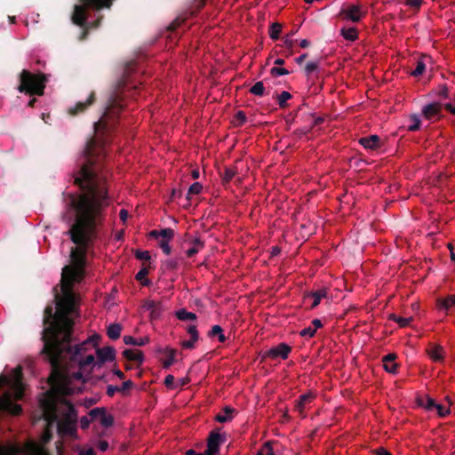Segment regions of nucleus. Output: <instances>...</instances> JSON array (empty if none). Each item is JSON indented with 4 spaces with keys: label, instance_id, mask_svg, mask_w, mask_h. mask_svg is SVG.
<instances>
[{
    "label": "nucleus",
    "instance_id": "nucleus-7",
    "mask_svg": "<svg viewBox=\"0 0 455 455\" xmlns=\"http://www.w3.org/2000/svg\"><path fill=\"white\" fill-rule=\"evenodd\" d=\"M97 361L94 360L93 363L89 367L90 372L95 367H101L106 362H112L116 359V350L113 347L108 346L104 347L96 348Z\"/></svg>",
    "mask_w": 455,
    "mask_h": 455
},
{
    "label": "nucleus",
    "instance_id": "nucleus-34",
    "mask_svg": "<svg viewBox=\"0 0 455 455\" xmlns=\"http://www.w3.org/2000/svg\"><path fill=\"white\" fill-rule=\"evenodd\" d=\"M389 319L397 323L400 327H406L411 323V322L412 321L413 318L412 317H401V316H397L395 314H391L389 315Z\"/></svg>",
    "mask_w": 455,
    "mask_h": 455
},
{
    "label": "nucleus",
    "instance_id": "nucleus-15",
    "mask_svg": "<svg viewBox=\"0 0 455 455\" xmlns=\"http://www.w3.org/2000/svg\"><path fill=\"white\" fill-rule=\"evenodd\" d=\"M396 355L395 353H389L383 356V367L385 371L391 374H396L399 364L395 362Z\"/></svg>",
    "mask_w": 455,
    "mask_h": 455
},
{
    "label": "nucleus",
    "instance_id": "nucleus-5",
    "mask_svg": "<svg viewBox=\"0 0 455 455\" xmlns=\"http://www.w3.org/2000/svg\"><path fill=\"white\" fill-rule=\"evenodd\" d=\"M20 84L17 90L20 92L29 96H42L44 93L48 77L45 74H34L27 69H23L19 76Z\"/></svg>",
    "mask_w": 455,
    "mask_h": 455
},
{
    "label": "nucleus",
    "instance_id": "nucleus-27",
    "mask_svg": "<svg viewBox=\"0 0 455 455\" xmlns=\"http://www.w3.org/2000/svg\"><path fill=\"white\" fill-rule=\"evenodd\" d=\"M340 34L347 41L354 42L358 38V31L354 27L341 28Z\"/></svg>",
    "mask_w": 455,
    "mask_h": 455
},
{
    "label": "nucleus",
    "instance_id": "nucleus-61",
    "mask_svg": "<svg viewBox=\"0 0 455 455\" xmlns=\"http://www.w3.org/2000/svg\"><path fill=\"white\" fill-rule=\"evenodd\" d=\"M91 423V419H89L86 416L82 417L80 419V426L82 429H86Z\"/></svg>",
    "mask_w": 455,
    "mask_h": 455
},
{
    "label": "nucleus",
    "instance_id": "nucleus-64",
    "mask_svg": "<svg viewBox=\"0 0 455 455\" xmlns=\"http://www.w3.org/2000/svg\"><path fill=\"white\" fill-rule=\"evenodd\" d=\"M378 455H392L387 450L384 448H379L376 451Z\"/></svg>",
    "mask_w": 455,
    "mask_h": 455
},
{
    "label": "nucleus",
    "instance_id": "nucleus-26",
    "mask_svg": "<svg viewBox=\"0 0 455 455\" xmlns=\"http://www.w3.org/2000/svg\"><path fill=\"white\" fill-rule=\"evenodd\" d=\"M236 173V167H225L223 172H220L223 184L229 183Z\"/></svg>",
    "mask_w": 455,
    "mask_h": 455
},
{
    "label": "nucleus",
    "instance_id": "nucleus-53",
    "mask_svg": "<svg viewBox=\"0 0 455 455\" xmlns=\"http://www.w3.org/2000/svg\"><path fill=\"white\" fill-rule=\"evenodd\" d=\"M411 120L413 124L409 126L408 130L411 132L418 131L420 128V120L416 116H413Z\"/></svg>",
    "mask_w": 455,
    "mask_h": 455
},
{
    "label": "nucleus",
    "instance_id": "nucleus-13",
    "mask_svg": "<svg viewBox=\"0 0 455 455\" xmlns=\"http://www.w3.org/2000/svg\"><path fill=\"white\" fill-rule=\"evenodd\" d=\"M442 104L439 102H433L423 107L422 114L427 120L434 118L439 119L441 117Z\"/></svg>",
    "mask_w": 455,
    "mask_h": 455
},
{
    "label": "nucleus",
    "instance_id": "nucleus-16",
    "mask_svg": "<svg viewBox=\"0 0 455 455\" xmlns=\"http://www.w3.org/2000/svg\"><path fill=\"white\" fill-rule=\"evenodd\" d=\"M314 398L315 395L311 392L301 395L295 402V411L304 418V410L307 404H309L313 402Z\"/></svg>",
    "mask_w": 455,
    "mask_h": 455
},
{
    "label": "nucleus",
    "instance_id": "nucleus-9",
    "mask_svg": "<svg viewBox=\"0 0 455 455\" xmlns=\"http://www.w3.org/2000/svg\"><path fill=\"white\" fill-rule=\"evenodd\" d=\"M291 352V347L286 343H279L277 346L271 347L262 354V359H277L285 360Z\"/></svg>",
    "mask_w": 455,
    "mask_h": 455
},
{
    "label": "nucleus",
    "instance_id": "nucleus-38",
    "mask_svg": "<svg viewBox=\"0 0 455 455\" xmlns=\"http://www.w3.org/2000/svg\"><path fill=\"white\" fill-rule=\"evenodd\" d=\"M100 424L105 427H109L114 423V418L110 414H107L105 410L103 411L100 419Z\"/></svg>",
    "mask_w": 455,
    "mask_h": 455
},
{
    "label": "nucleus",
    "instance_id": "nucleus-21",
    "mask_svg": "<svg viewBox=\"0 0 455 455\" xmlns=\"http://www.w3.org/2000/svg\"><path fill=\"white\" fill-rule=\"evenodd\" d=\"M235 412V410L234 408L226 406L219 414L216 415L215 419L220 423L228 422L232 419Z\"/></svg>",
    "mask_w": 455,
    "mask_h": 455
},
{
    "label": "nucleus",
    "instance_id": "nucleus-11",
    "mask_svg": "<svg viewBox=\"0 0 455 455\" xmlns=\"http://www.w3.org/2000/svg\"><path fill=\"white\" fill-rule=\"evenodd\" d=\"M225 442V436L216 431H212L207 439V449L204 455H217L220 446Z\"/></svg>",
    "mask_w": 455,
    "mask_h": 455
},
{
    "label": "nucleus",
    "instance_id": "nucleus-22",
    "mask_svg": "<svg viewBox=\"0 0 455 455\" xmlns=\"http://www.w3.org/2000/svg\"><path fill=\"white\" fill-rule=\"evenodd\" d=\"M417 403H418L419 406L424 408L427 411H435V407L437 403L434 398H432L428 395H426L423 397H419L417 399Z\"/></svg>",
    "mask_w": 455,
    "mask_h": 455
},
{
    "label": "nucleus",
    "instance_id": "nucleus-3",
    "mask_svg": "<svg viewBox=\"0 0 455 455\" xmlns=\"http://www.w3.org/2000/svg\"><path fill=\"white\" fill-rule=\"evenodd\" d=\"M60 408L55 397L50 395L40 400L39 405L44 419L48 423L67 422L68 425L77 423V413L74 405L65 398L60 399Z\"/></svg>",
    "mask_w": 455,
    "mask_h": 455
},
{
    "label": "nucleus",
    "instance_id": "nucleus-12",
    "mask_svg": "<svg viewBox=\"0 0 455 455\" xmlns=\"http://www.w3.org/2000/svg\"><path fill=\"white\" fill-rule=\"evenodd\" d=\"M95 92H92L85 101H79L74 107L69 108L68 114L70 116H76L84 113L87 108L95 102Z\"/></svg>",
    "mask_w": 455,
    "mask_h": 455
},
{
    "label": "nucleus",
    "instance_id": "nucleus-17",
    "mask_svg": "<svg viewBox=\"0 0 455 455\" xmlns=\"http://www.w3.org/2000/svg\"><path fill=\"white\" fill-rule=\"evenodd\" d=\"M427 353L435 362H442L444 358L443 347L438 344H430L427 348Z\"/></svg>",
    "mask_w": 455,
    "mask_h": 455
},
{
    "label": "nucleus",
    "instance_id": "nucleus-10",
    "mask_svg": "<svg viewBox=\"0 0 455 455\" xmlns=\"http://www.w3.org/2000/svg\"><path fill=\"white\" fill-rule=\"evenodd\" d=\"M339 16L346 20H350L352 22H359L363 16V12L361 11V6L358 4H348L343 8L339 12Z\"/></svg>",
    "mask_w": 455,
    "mask_h": 455
},
{
    "label": "nucleus",
    "instance_id": "nucleus-37",
    "mask_svg": "<svg viewBox=\"0 0 455 455\" xmlns=\"http://www.w3.org/2000/svg\"><path fill=\"white\" fill-rule=\"evenodd\" d=\"M250 92L256 96H263L265 93V87L263 82L259 81L255 83L250 89Z\"/></svg>",
    "mask_w": 455,
    "mask_h": 455
},
{
    "label": "nucleus",
    "instance_id": "nucleus-50",
    "mask_svg": "<svg viewBox=\"0 0 455 455\" xmlns=\"http://www.w3.org/2000/svg\"><path fill=\"white\" fill-rule=\"evenodd\" d=\"M190 338H193L194 340H198L199 333L196 330V326L195 324H190L187 329Z\"/></svg>",
    "mask_w": 455,
    "mask_h": 455
},
{
    "label": "nucleus",
    "instance_id": "nucleus-56",
    "mask_svg": "<svg viewBox=\"0 0 455 455\" xmlns=\"http://www.w3.org/2000/svg\"><path fill=\"white\" fill-rule=\"evenodd\" d=\"M134 386L132 380H126L123 382L122 386L119 387V392L124 393L126 390L132 388Z\"/></svg>",
    "mask_w": 455,
    "mask_h": 455
},
{
    "label": "nucleus",
    "instance_id": "nucleus-59",
    "mask_svg": "<svg viewBox=\"0 0 455 455\" xmlns=\"http://www.w3.org/2000/svg\"><path fill=\"white\" fill-rule=\"evenodd\" d=\"M116 392H119V387L108 385L107 387V395L110 397L114 396Z\"/></svg>",
    "mask_w": 455,
    "mask_h": 455
},
{
    "label": "nucleus",
    "instance_id": "nucleus-49",
    "mask_svg": "<svg viewBox=\"0 0 455 455\" xmlns=\"http://www.w3.org/2000/svg\"><path fill=\"white\" fill-rule=\"evenodd\" d=\"M185 21V19L183 18H176L169 26L168 29L172 32L175 31L183 22Z\"/></svg>",
    "mask_w": 455,
    "mask_h": 455
},
{
    "label": "nucleus",
    "instance_id": "nucleus-60",
    "mask_svg": "<svg viewBox=\"0 0 455 455\" xmlns=\"http://www.w3.org/2000/svg\"><path fill=\"white\" fill-rule=\"evenodd\" d=\"M422 4V0H406V4L412 8H419Z\"/></svg>",
    "mask_w": 455,
    "mask_h": 455
},
{
    "label": "nucleus",
    "instance_id": "nucleus-33",
    "mask_svg": "<svg viewBox=\"0 0 455 455\" xmlns=\"http://www.w3.org/2000/svg\"><path fill=\"white\" fill-rule=\"evenodd\" d=\"M148 275V267L141 268L137 274H136V280L140 282V283L143 286H148L150 283V281L147 278V275Z\"/></svg>",
    "mask_w": 455,
    "mask_h": 455
},
{
    "label": "nucleus",
    "instance_id": "nucleus-46",
    "mask_svg": "<svg viewBox=\"0 0 455 455\" xmlns=\"http://www.w3.org/2000/svg\"><path fill=\"white\" fill-rule=\"evenodd\" d=\"M135 257H136V259H138L140 260H145V261H148L151 259V256H150V253L148 251L138 250L135 252Z\"/></svg>",
    "mask_w": 455,
    "mask_h": 455
},
{
    "label": "nucleus",
    "instance_id": "nucleus-63",
    "mask_svg": "<svg viewBox=\"0 0 455 455\" xmlns=\"http://www.w3.org/2000/svg\"><path fill=\"white\" fill-rule=\"evenodd\" d=\"M166 267L170 269H175L177 267V261L174 259H169L166 261Z\"/></svg>",
    "mask_w": 455,
    "mask_h": 455
},
{
    "label": "nucleus",
    "instance_id": "nucleus-25",
    "mask_svg": "<svg viewBox=\"0 0 455 455\" xmlns=\"http://www.w3.org/2000/svg\"><path fill=\"white\" fill-rule=\"evenodd\" d=\"M149 235L151 237H154V238H166V239H172L174 237V231L173 229L172 228H164V229H161L160 231L158 230H152L150 233H149Z\"/></svg>",
    "mask_w": 455,
    "mask_h": 455
},
{
    "label": "nucleus",
    "instance_id": "nucleus-45",
    "mask_svg": "<svg viewBox=\"0 0 455 455\" xmlns=\"http://www.w3.org/2000/svg\"><path fill=\"white\" fill-rule=\"evenodd\" d=\"M318 68V63L315 61H309L306 64L304 68L305 74L307 76H309L314 71H315Z\"/></svg>",
    "mask_w": 455,
    "mask_h": 455
},
{
    "label": "nucleus",
    "instance_id": "nucleus-39",
    "mask_svg": "<svg viewBox=\"0 0 455 455\" xmlns=\"http://www.w3.org/2000/svg\"><path fill=\"white\" fill-rule=\"evenodd\" d=\"M291 98V94L286 91L277 95V101L280 108H283L287 106L286 101Z\"/></svg>",
    "mask_w": 455,
    "mask_h": 455
},
{
    "label": "nucleus",
    "instance_id": "nucleus-62",
    "mask_svg": "<svg viewBox=\"0 0 455 455\" xmlns=\"http://www.w3.org/2000/svg\"><path fill=\"white\" fill-rule=\"evenodd\" d=\"M98 447L101 451H105L108 448V443L104 440L100 441Z\"/></svg>",
    "mask_w": 455,
    "mask_h": 455
},
{
    "label": "nucleus",
    "instance_id": "nucleus-40",
    "mask_svg": "<svg viewBox=\"0 0 455 455\" xmlns=\"http://www.w3.org/2000/svg\"><path fill=\"white\" fill-rule=\"evenodd\" d=\"M425 69H426L425 63L422 60H419L417 62L416 68L413 71L411 72V75L412 76L417 77V76L422 75L424 73Z\"/></svg>",
    "mask_w": 455,
    "mask_h": 455
},
{
    "label": "nucleus",
    "instance_id": "nucleus-41",
    "mask_svg": "<svg viewBox=\"0 0 455 455\" xmlns=\"http://www.w3.org/2000/svg\"><path fill=\"white\" fill-rule=\"evenodd\" d=\"M172 239H166V238H162L160 241H159V246L160 248L162 249V251L166 254V255H169L172 251V249L169 245V242L171 241Z\"/></svg>",
    "mask_w": 455,
    "mask_h": 455
},
{
    "label": "nucleus",
    "instance_id": "nucleus-2",
    "mask_svg": "<svg viewBox=\"0 0 455 455\" xmlns=\"http://www.w3.org/2000/svg\"><path fill=\"white\" fill-rule=\"evenodd\" d=\"M78 305L56 303L54 313L52 306H47L44 312V328L41 338L44 346L41 353L51 364L50 383L56 393L63 396L75 393L68 384L70 379L83 383L90 379L88 369L94 362V355H85V353L89 347H97L100 339L99 334H94L80 344L71 345L74 317L78 315Z\"/></svg>",
    "mask_w": 455,
    "mask_h": 455
},
{
    "label": "nucleus",
    "instance_id": "nucleus-32",
    "mask_svg": "<svg viewBox=\"0 0 455 455\" xmlns=\"http://www.w3.org/2000/svg\"><path fill=\"white\" fill-rule=\"evenodd\" d=\"M149 341L148 338H140V339H137L132 336H124V342L126 345H132V346H144Z\"/></svg>",
    "mask_w": 455,
    "mask_h": 455
},
{
    "label": "nucleus",
    "instance_id": "nucleus-52",
    "mask_svg": "<svg viewBox=\"0 0 455 455\" xmlns=\"http://www.w3.org/2000/svg\"><path fill=\"white\" fill-rule=\"evenodd\" d=\"M274 442L272 441H267L264 443L263 445V452L265 453V455H275V452L273 451V445Z\"/></svg>",
    "mask_w": 455,
    "mask_h": 455
},
{
    "label": "nucleus",
    "instance_id": "nucleus-4",
    "mask_svg": "<svg viewBox=\"0 0 455 455\" xmlns=\"http://www.w3.org/2000/svg\"><path fill=\"white\" fill-rule=\"evenodd\" d=\"M80 4L74 6V12L71 16L72 22L76 26L84 28L81 39H84L87 36L88 28H95L100 25V20L95 22L87 23V9L100 11L104 8H110L114 0H78Z\"/></svg>",
    "mask_w": 455,
    "mask_h": 455
},
{
    "label": "nucleus",
    "instance_id": "nucleus-48",
    "mask_svg": "<svg viewBox=\"0 0 455 455\" xmlns=\"http://www.w3.org/2000/svg\"><path fill=\"white\" fill-rule=\"evenodd\" d=\"M313 129V126H310L308 128H299L293 132V135L296 136L298 139H300L302 136L308 134Z\"/></svg>",
    "mask_w": 455,
    "mask_h": 455
},
{
    "label": "nucleus",
    "instance_id": "nucleus-54",
    "mask_svg": "<svg viewBox=\"0 0 455 455\" xmlns=\"http://www.w3.org/2000/svg\"><path fill=\"white\" fill-rule=\"evenodd\" d=\"M104 411V408H94L90 411L89 415L91 416L92 419H100V416Z\"/></svg>",
    "mask_w": 455,
    "mask_h": 455
},
{
    "label": "nucleus",
    "instance_id": "nucleus-1",
    "mask_svg": "<svg viewBox=\"0 0 455 455\" xmlns=\"http://www.w3.org/2000/svg\"><path fill=\"white\" fill-rule=\"evenodd\" d=\"M130 86L129 78H122L109 93L101 118L93 124L95 137L87 141L79 170L74 175V183L80 188L82 193H70L64 198L66 211L73 212L74 216L65 212L62 220L70 225L67 234L76 246L70 251L72 266L62 268V296L55 295L56 303H79V299L73 291V283H80L84 278L88 243L94 235L96 228L103 220L104 208L108 205L106 178L101 175L106 157V139L100 138V133L113 130L116 120L124 107V91Z\"/></svg>",
    "mask_w": 455,
    "mask_h": 455
},
{
    "label": "nucleus",
    "instance_id": "nucleus-20",
    "mask_svg": "<svg viewBox=\"0 0 455 455\" xmlns=\"http://www.w3.org/2000/svg\"><path fill=\"white\" fill-rule=\"evenodd\" d=\"M437 307L440 310L446 312L450 311L453 307H455V294L438 299Z\"/></svg>",
    "mask_w": 455,
    "mask_h": 455
},
{
    "label": "nucleus",
    "instance_id": "nucleus-19",
    "mask_svg": "<svg viewBox=\"0 0 455 455\" xmlns=\"http://www.w3.org/2000/svg\"><path fill=\"white\" fill-rule=\"evenodd\" d=\"M57 429L60 435L74 436L76 434V424L68 425L67 422H57Z\"/></svg>",
    "mask_w": 455,
    "mask_h": 455
},
{
    "label": "nucleus",
    "instance_id": "nucleus-8",
    "mask_svg": "<svg viewBox=\"0 0 455 455\" xmlns=\"http://www.w3.org/2000/svg\"><path fill=\"white\" fill-rule=\"evenodd\" d=\"M21 411V406L13 402L12 395L10 392H5L0 397V413L6 412L17 416L20 415Z\"/></svg>",
    "mask_w": 455,
    "mask_h": 455
},
{
    "label": "nucleus",
    "instance_id": "nucleus-57",
    "mask_svg": "<svg viewBox=\"0 0 455 455\" xmlns=\"http://www.w3.org/2000/svg\"><path fill=\"white\" fill-rule=\"evenodd\" d=\"M197 340H194L193 338H190V339L188 340H184L181 342V346L183 348H187V349H192L195 347V343L196 342Z\"/></svg>",
    "mask_w": 455,
    "mask_h": 455
},
{
    "label": "nucleus",
    "instance_id": "nucleus-36",
    "mask_svg": "<svg viewBox=\"0 0 455 455\" xmlns=\"http://www.w3.org/2000/svg\"><path fill=\"white\" fill-rule=\"evenodd\" d=\"M203 190V185L200 182L193 183L187 193V200H190L191 195H199Z\"/></svg>",
    "mask_w": 455,
    "mask_h": 455
},
{
    "label": "nucleus",
    "instance_id": "nucleus-29",
    "mask_svg": "<svg viewBox=\"0 0 455 455\" xmlns=\"http://www.w3.org/2000/svg\"><path fill=\"white\" fill-rule=\"evenodd\" d=\"M177 351L173 348L166 347L164 354L167 358L163 363L164 369H169L175 362V355Z\"/></svg>",
    "mask_w": 455,
    "mask_h": 455
},
{
    "label": "nucleus",
    "instance_id": "nucleus-35",
    "mask_svg": "<svg viewBox=\"0 0 455 455\" xmlns=\"http://www.w3.org/2000/svg\"><path fill=\"white\" fill-rule=\"evenodd\" d=\"M282 31L281 24L275 22L273 23L269 28V36L273 40H277L280 37V34Z\"/></svg>",
    "mask_w": 455,
    "mask_h": 455
},
{
    "label": "nucleus",
    "instance_id": "nucleus-23",
    "mask_svg": "<svg viewBox=\"0 0 455 455\" xmlns=\"http://www.w3.org/2000/svg\"><path fill=\"white\" fill-rule=\"evenodd\" d=\"M123 355L129 361H134L139 363H142L144 360L143 353L140 350L125 349L123 352Z\"/></svg>",
    "mask_w": 455,
    "mask_h": 455
},
{
    "label": "nucleus",
    "instance_id": "nucleus-31",
    "mask_svg": "<svg viewBox=\"0 0 455 455\" xmlns=\"http://www.w3.org/2000/svg\"><path fill=\"white\" fill-rule=\"evenodd\" d=\"M175 315L180 321H195L197 318L195 313L188 312L184 308L178 310Z\"/></svg>",
    "mask_w": 455,
    "mask_h": 455
},
{
    "label": "nucleus",
    "instance_id": "nucleus-42",
    "mask_svg": "<svg viewBox=\"0 0 455 455\" xmlns=\"http://www.w3.org/2000/svg\"><path fill=\"white\" fill-rule=\"evenodd\" d=\"M435 95L442 97L443 99H449V89L446 84H441L437 91L435 92Z\"/></svg>",
    "mask_w": 455,
    "mask_h": 455
},
{
    "label": "nucleus",
    "instance_id": "nucleus-44",
    "mask_svg": "<svg viewBox=\"0 0 455 455\" xmlns=\"http://www.w3.org/2000/svg\"><path fill=\"white\" fill-rule=\"evenodd\" d=\"M270 74L272 76H277L288 75L290 72L284 68L274 67L270 69Z\"/></svg>",
    "mask_w": 455,
    "mask_h": 455
},
{
    "label": "nucleus",
    "instance_id": "nucleus-14",
    "mask_svg": "<svg viewBox=\"0 0 455 455\" xmlns=\"http://www.w3.org/2000/svg\"><path fill=\"white\" fill-rule=\"evenodd\" d=\"M143 308L150 313V318L156 320L161 316L163 307L160 302L155 300H147L143 304Z\"/></svg>",
    "mask_w": 455,
    "mask_h": 455
},
{
    "label": "nucleus",
    "instance_id": "nucleus-28",
    "mask_svg": "<svg viewBox=\"0 0 455 455\" xmlns=\"http://www.w3.org/2000/svg\"><path fill=\"white\" fill-rule=\"evenodd\" d=\"M204 246V243L200 238H195L192 241V247L189 248L186 254L188 257H193Z\"/></svg>",
    "mask_w": 455,
    "mask_h": 455
},
{
    "label": "nucleus",
    "instance_id": "nucleus-58",
    "mask_svg": "<svg viewBox=\"0 0 455 455\" xmlns=\"http://www.w3.org/2000/svg\"><path fill=\"white\" fill-rule=\"evenodd\" d=\"M174 377L171 374L167 375L164 379V385L167 388H173Z\"/></svg>",
    "mask_w": 455,
    "mask_h": 455
},
{
    "label": "nucleus",
    "instance_id": "nucleus-47",
    "mask_svg": "<svg viewBox=\"0 0 455 455\" xmlns=\"http://www.w3.org/2000/svg\"><path fill=\"white\" fill-rule=\"evenodd\" d=\"M235 119L237 126H242L247 121L246 115L243 111H238L235 116Z\"/></svg>",
    "mask_w": 455,
    "mask_h": 455
},
{
    "label": "nucleus",
    "instance_id": "nucleus-51",
    "mask_svg": "<svg viewBox=\"0 0 455 455\" xmlns=\"http://www.w3.org/2000/svg\"><path fill=\"white\" fill-rule=\"evenodd\" d=\"M315 328H313L312 326H308L307 328H304L303 330L300 331V336L302 337H313L315 333Z\"/></svg>",
    "mask_w": 455,
    "mask_h": 455
},
{
    "label": "nucleus",
    "instance_id": "nucleus-43",
    "mask_svg": "<svg viewBox=\"0 0 455 455\" xmlns=\"http://www.w3.org/2000/svg\"><path fill=\"white\" fill-rule=\"evenodd\" d=\"M435 410L436 411L438 416H440L442 418H444L451 413V411L449 408H446L440 403H436Z\"/></svg>",
    "mask_w": 455,
    "mask_h": 455
},
{
    "label": "nucleus",
    "instance_id": "nucleus-24",
    "mask_svg": "<svg viewBox=\"0 0 455 455\" xmlns=\"http://www.w3.org/2000/svg\"><path fill=\"white\" fill-rule=\"evenodd\" d=\"M326 296H327V290L325 288H323V289H319L317 291L308 293L307 295V298L313 299L311 308H315L319 305L321 299L323 298H325Z\"/></svg>",
    "mask_w": 455,
    "mask_h": 455
},
{
    "label": "nucleus",
    "instance_id": "nucleus-18",
    "mask_svg": "<svg viewBox=\"0 0 455 455\" xmlns=\"http://www.w3.org/2000/svg\"><path fill=\"white\" fill-rule=\"evenodd\" d=\"M359 143L366 149L374 150L380 147V139L378 135H370L361 138Z\"/></svg>",
    "mask_w": 455,
    "mask_h": 455
},
{
    "label": "nucleus",
    "instance_id": "nucleus-55",
    "mask_svg": "<svg viewBox=\"0 0 455 455\" xmlns=\"http://www.w3.org/2000/svg\"><path fill=\"white\" fill-rule=\"evenodd\" d=\"M222 331H223V330H222V328L220 325H213L212 327V329L209 331L208 336L210 338H213V337L218 336L219 334H220V332H222Z\"/></svg>",
    "mask_w": 455,
    "mask_h": 455
},
{
    "label": "nucleus",
    "instance_id": "nucleus-30",
    "mask_svg": "<svg viewBox=\"0 0 455 455\" xmlns=\"http://www.w3.org/2000/svg\"><path fill=\"white\" fill-rule=\"evenodd\" d=\"M122 326L119 323H112L108 327L107 334L111 339H117L120 338Z\"/></svg>",
    "mask_w": 455,
    "mask_h": 455
},
{
    "label": "nucleus",
    "instance_id": "nucleus-6",
    "mask_svg": "<svg viewBox=\"0 0 455 455\" xmlns=\"http://www.w3.org/2000/svg\"><path fill=\"white\" fill-rule=\"evenodd\" d=\"M4 386H11L14 390V397L16 400H20L23 397V386H22V371L20 367L14 370L13 379H11L7 376L0 375V387Z\"/></svg>",
    "mask_w": 455,
    "mask_h": 455
}]
</instances>
